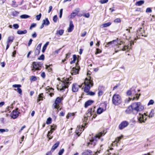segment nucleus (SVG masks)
<instances>
[{
	"instance_id": "1",
	"label": "nucleus",
	"mask_w": 155,
	"mask_h": 155,
	"mask_svg": "<svg viewBox=\"0 0 155 155\" xmlns=\"http://www.w3.org/2000/svg\"><path fill=\"white\" fill-rule=\"evenodd\" d=\"M144 108L143 106L140 102H135L129 106L125 111L127 114H136L138 112L143 110Z\"/></svg>"
},
{
	"instance_id": "2",
	"label": "nucleus",
	"mask_w": 155,
	"mask_h": 155,
	"mask_svg": "<svg viewBox=\"0 0 155 155\" xmlns=\"http://www.w3.org/2000/svg\"><path fill=\"white\" fill-rule=\"evenodd\" d=\"M106 131L103 130L96 134L95 136H92L89 139V141L86 143V146L90 148L94 147L97 143L98 140L103 136L106 134Z\"/></svg>"
},
{
	"instance_id": "3",
	"label": "nucleus",
	"mask_w": 155,
	"mask_h": 155,
	"mask_svg": "<svg viewBox=\"0 0 155 155\" xmlns=\"http://www.w3.org/2000/svg\"><path fill=\"white\" fill-rule=\"evenodd\" d=\"M84 91V92H88L90 91L91 87L94 85L93 78L91 77L86 78H85L83 84Z\"/></svg>"
},
{
	"instance_id": "4",
	"label": "nucleus",
	"mask_w": 155,
	"mask_h": 155,
	"mask_svg": "<svg viewBox=\"0 0 155 155\" xmlns=\"http://www.w3.org/2000/svg\"><path fill=\"white\" fill-rule=\"evenodd\" d=\"M71 83V82L69 81V78H67L60 82L57 86V89L58 90L63 92L66 88H68Z\"/></svg>"
},
{
	"instance_id": "5",
	"label": "nucleus",
	"mask_w": 155,
	"mask_h": 155,
	"mask_svg": "<svg viewBox=\"0 0 155 155\" xmlns=\"http://www.w3.org/2000/svg\"><path fill=\"white\" fill-rule=\"evenodd\" d=\"M63 100L64 97L63 96L57 97L54 101V103L52 104V108L54 109H57L58 112L59 110H61V108H60V107L61 106L62 104V101Z\"/></svg>"
},
{
	"instance_id": "6",
	"label": "nucleus",
	"mask_w": 155,
	"mask_h": 155,
	"mask_svg": "<svg viewBox=\"0 0 155 155\" xmlns=\"http://www.w3.org/2000/svg\"><path fill=\"white\" fill-rule=\"evenodd\" d=\"M122 99L121 96L117 94H114L112 98V103L115 106H118L121 104Z\"/></svg>"
},
{
	"instance_id": "7",
	"label": "nucleus",
	"mask_w": 155,
	"mask_h": 155,
	"mask_svg": "<svg viewBox=\"0 0 155 155\" xmlns=\"http://www.w3.org/2000/svg\"><path fill=\"white\" fill-rule=\"evenodd\" d=\"M43 64V63L40 62H33L31 66V71L33 72H34L36 71L41 70Z\"/></svg>"
},
{
	"instance_id": "8",
	"label": "nucleus",
	"mask_w": 155,
	"mask_h": 155,
	"mask_svg": "<svg viewBox=\"0 0 155 155\" xmlns=\"http://www.w3.org/2000/svg\"><path fill=\"white\" fill-rule=\"evenodd\" d=\"M139 116L138 117V118L140 123H144L147 120V115L145 113H144L143 114L139 113Z\"/></svg>"
},
{
	"instance_id": "9",
	"label": "nucleus",
	"mask_w": 155,
	"mask_h": 155,
	"mask_svg": "<svg viewBox=\"0 0 155 155\" xmlns=\"http://www.w3.org/2000/svg\"><path fill=\"white\" fill-rule=\"evenodd\" d=\"M18 110V108H17L12 111L11 114V116L12 118L15 119L18 117L20 113Z\"/></svg>"
},
{
	"instance_id": "10",
	"label": "nucleus",
	"mask_w": 155,
	"mask_h": 155,
	"mask_svg": "<svg viewBox=\"0 0 155 155\" xmlns=\"http://www.w3.org/2000/svg\"><path fill=\"white\" fill-rule=\"evenodd\" d=\"M129 124V123L127 121H122L118 126V128L120 130H122L127 127Z\"/></svg>"
},
{
	"instance_id": "11",
	"label": "nucleus",
	"mask_w": 155,
	"mask_h": 155,
	"mask_svg": "<svg viewBox=\"0 0 155 155\" xmlns=\"http://www.w3.org/2000/svg\"><path fill=\"white\" fill-rule=\"evenodd\" d=\"M82 127V125L81 127L80 126H79L77 127L76 130L75 131L76 134L78 136V137L80 136L81 134L84 130V128Z\"/></svg>"
},
{
	"instance_id": "12",
	"label": "nucleus",
	"mask_w": 155,
	"mask_h": 155,
	"mask_svg": "<svg viewBox=\"0 0 155 155\" xmlns=\"http://www.w3.org/2000/svg\"><path fill=\"white\" fill-rule=\"evenodd\" d=\"M45 90L47 91L46 92V93H48L49 92L50 93L49 95L51 97H52L54 95V89L53 88L50 87L49 86H48L45 88Z\"/></svg>"
},
{
	"instance_id": "13",
	"label": "nucleus",
	"mask_w": 155,
	"mask_h": 155,
	"mask_svg": "<svg viewBox=\"0 0 155 155\" xmlns=\"http://www.w3.org/2000/svg\"><path fill=\"white\" fill-rule=\"evenodd\" d=\"M95 107H94L88 109L85 115L89 117H91L95 112Z\"/></svg>"
},
{
	"instance_id": "14",
	"label": "nucleus",
	"mask_w": 155,
	"mask_h": 155,
	"mask_svg": "<svg viewBox=\"0 0 155 155\" xmlns=\"http://www.w3.org/2000/svg\"><path fill=\"white\" fill-rule=\"evenodd\" d=\"M118 41V39L117 38L116 40H114L112 41L109 42L106 44L105 47H108L109 45L112 44H114L113 46H114L115 45H117L119 44Z\"/></svg>"
},
{
	"instance_id": "15",
	"label": "nucleus",
	"mask_w": 155,
	"mask_h": 155,
	"mask_svg": "<svg viewBox=\"0 0 155 155\" xmlns=\"http://www.w3.org/2000/svg\"><path fill=\"white\" fill-rule=\"evenodd\" d=\"M103 104L104 106V108L99 107L97 110V114H100L106 110L107 104Z\"/></svg>"
},
{
	"instance_id": "16",
	"label": "nucleus",
	"mask_w": 155,
	"mask_h": 155,
	"mask_svg": "<svg viewBox=\"0 0 155 155\" xmlns=\"http://www.w3.org/2000/svg\"><path fill=\"white\" fill-rule=\"evenodd\" d=\"M81 86H80L76 83H74L72 86V91L73 92H75L78 91L79 88L81 87Z\"/></svg>"
},
{
	"instance_id": "17",
	"label": "nucleus",
	"mask_w": 155,
	"mask_h": 155,
	"mask_svg": "<svg viewBox=\"0 0 155 155\" xmlns=\"http://www.w3.org/2000/svg\"><path fill=\"white\" fill-rule=\"evenodd\" d=\"M60 142L57 141L55 144H54L52 146L50 151H49V152L52 153L54 150L59 146L60 144Z\"/></svg>"
},
{
	"instance_id": "18",
	"label": "nucleus",
	"mask_w": 155,
	"mask_h": 155,
	"mask_svg": "<svg viewBox=\"0 0 155 155\" xmlns=\"http://www.w3.org/2000/svg\"><path fill=\"white\" fill-rule=\"evenodd\" d=\"M13 87L16 88L18 87L17 89H15V91H17L20 94H22V91L21 89L20 88L21 87V85L20 84H14L12 86Z\"/></svg>"
},
{
	"instance_id": "19",
	"label": "nucleus",
	"mask_w": 155,
	"mask_h": 155,
	"mask_svg": "<svg viewBox=\"0 0 155 155\" xmlns=\"http://www.w3.org/2000/svg\"><path fill=\"white\" fill-rule=\"evenodd\" d=\"M74 12H73L71 14V18H74L76 15H78L79 16H82V15H78V14L79 12H80V8H77L75 9L74 10Z\"/></svg>"
},
{
	"instance_id": "20",
	"label": "nucleus",
	"mask_w": 155,
	"mask_h": 155,
	"mask_svg": "<svg viewBox=\"0 0 155 155\" xmlns=\"http://www.w3.org/2000/svg\"><path fill=\"white\" fill-rule=\"evenodd\" d=\"M98 97H100L104 94V92L105 90L104 87L103 86H100L98 88Z\"/></svg>"
},
{
	"instance_id": "21",
	"label": "nucleus",
	"mask_w": 155,
	"mask_h": 155,
	"mask_svg": "<svg viewBox=\"0 0 155 155\" xmlns=\"http://www.w3.org/2000/svg\"><path fill=\"white\" fill-rule=\"evenodd\" d=\"M138 33L140 35L142 36L146 37L147 36V35L145 34V32L143 28L142 27L139 28V30L138 31Z\"/></svg>"
},
{
	"instance_id": "22",
	"label": "nucleus",
	"mask_w": 155,
	"mask_h": 155,
	"mask_svg": "<svg viewBox=\"0 0 155 155\" xmlns=\"http://www.w3.org/2000/svg\"><path fill=\"white\" fill-rule=\"evenodd\" d=\"M80 69L76 67L73 68L71 71V73L72 75H75L78 73Z\"/></svg>"
},
{
	"instance_id": "23",
	"label": "nucleus",
	"mask_w": 155,
	"mask_h": 155,
	"mask_svg": "<svg viewBox=\"0 0 155 155\" xmlns=\"http://www.w3.org/2000/svg\"><path fill=\"white\" fill-rule=\"evenodd\" d=\"M45 97L44 96V94L43 93L40 94L38 97L37 101L38 103L41 101H43L44 99H45Z\"/></svg>"
},
{
	"instance_id": "24",
	"label": "nucleus",
	"mask_w": 155,
	"mask_h": 155,
	"mask_svg": "<svg viewBox=\"0 0 155 155\" xmlns=\"http://www.w3.org/2000/svg\"><path fill=\"white\" fill-rule=\"evenodd\" d=\"M74 25L72 21H70L69 27L68 29V32H71L74 29Z\"/></svg>"
},
{
	"instance_id": "25",
	"label": "nucleus",
	"mask_w": 155,
	"mask_h": 155,
	"mask_svg": "<svg viewBox=\"0 0 155 155\" xmlns=\"http://www.w3.org/2000/svg\"><path fill=\"white\" fill-rule=\"evenodd\" d=\"M88 116H87V115H85L84 119H83V124H82V127H85V126H86V125L87 124V121L88 120Z\"/></svg>"
},
{
	"instance_id": "26",
	"label": "nucleus",
	"mask_w": 155,
	"mask_h": 155,
	"mask_svg": "<svg viewBox=\"0 0 155 155\" xmlns=\"http://www.w3.org/2000/svg\"><path fill=\"white\" fill-rule=\"evenodd\" d=\"M94 102V101L91 100H88L85 102L84 107L85 108H87L89 106L91 105Z\"/></svg>"
},
{
	"instance_id": "27",
	"label": "nucleus",
	"mask_w": 155,
	"mask_h": 155,
	"mask_svg": "<svg viewBox=\"0 0 155 155\" xmlns=\"http://www.w3.org/2000/svg\"><path fill=\"white\" fill-rule=\"evenodd\" d=\"M78 57H77L76 55L75 54L73 55L72 57L73 60L70 61V64H74L75 63L76 61V60H77V61L79 60L78 58L79 57V56L78 55Z\"/></svg>"
},
{
	"instance_id": "28",
	"label": "nucleus",
	"mask_w": 155,
	"mask_h": 155,
	"mask_svg": "<svg viewBox=\"0 0 155 155\" xmlns=\"http://www.w3.org/2000/svg\"><path fill=\"white\" fill-rule=\"evenodd\" d=\"M93 153L91 150H86L82 153V155H95V153Z\"/></svg>"
},
{
	"instance_id": "29",
	"label": "nucleus",
	"mask_w": 155,
	"mask_h": 155,
	"mask_svg": "<svg viewBox=\"0 0 155 155\" xmlns=\"http://www.w3.org/2000/svg\"><path fill=\"white\" fill-rule=\"evenodd\" d=\"M123 137V136L122 135L117 137L116 138L115 140L113 142V143L115 144H117V143L119 142Z\"/></svg>"
},
{
	"instance_id": "30",
	"label": "nucleus",
	"mask_w": 155,
	"mask_h": 155,
	"mask_svg": "<svg viewBox=\"0 0 155 155\" xmlns=\"http://www.w3.org/2000/svg\"><path fill=\"white\" fill-rule=\"evenodd\" d=\"M75 115V114L74 113L69 112L67 115L66 118L67 119H68L72 117H73V118H74Z\"/></svg>"
},
{
	"instance_id": "31",
	"label": "nucleus",
	"mask_w": 155,
	"mask_h": 155,
	"mask_svg": "<svg viewBox=\"0 0 155 155\" xmlns=\"http://www.w3.org/2000/svg\"><path fill=\"white\" fill-rule=\"evenodd\" d=\"M52 65V64H49V65H47L46 64L45 65V69L47 70L48 71V72H52V71L53 70L52 68L50 67V66Z\"/></svg>"
},
{
	"instance_id": "32",
	"label": "nucleus",
	"mask_w": 155,
	"mask_h": 155,
	"mask_svg": "<svg viewBox=\"0 0 155 155\" xmlns=\"http://www.w3.org/2000/svg\"><path fill=\"white\" fill-rule=\"evenodd\" d=\"M52 133H53L52 132H51L50 131L48 132L47 135V137L48 139V141H49L51 139L53 138V136L51 135Z\"/></svg>"
},
{
	"instance_id": "33",
	"label": "nucleus",
	"mask_w": 155,
	"mask_h": 155,
	"mask_svg": "<svg viewBox=\"0 0 155 155\" xmlns=\"http://www.w3.org/2000/svg\"><path fill=\"white\" fill-rule=\"evenodd\" d=\"M51 129L50 130V131L52 132L53 133L54 131L56 129L57 126L55 124H53L51 126Z\"/></svg>"
},
{
	"instance_id": "34",
	"label": "nucleus",
	"mask_w": 155,
	"mask_h": 155,
	"mask_svg": "<svg viewBox=\"0 0 155 155\" xmlns=\"http://www.w3.org/2000/svg\"><path fill=\"white\" fill-rule=\"evenodd\" d=\"M14 39V37L13 36H10L8 37L7 43H12Z\"/></svg>"
},
{
	"instance_id": "35",
	"label": "nucleus",
	"mask_w": 155,
	"mask_h": 155,
	"mask_svg": "<svg viewBox=\"0 0 155 155\" xmlns=\"http://www.w3.org/2000/svg\"><path fill=\"white\" fill-rule=\"evenodd\" d=\"M43 24L46 26L50 24L49 21L47 18H46L45 19L43 20Z\"/></svg>"
},
{
	"instance_id": "36",
	"label": "nucleus",
	"mask_w": 155,
	"mask_h": 155,
	"mask_svg": "<svg viewBox=\"0 0 155 155\" xmlns=\"http://www.w3.org/2000/svg\"><path fill=\"white\" fill-rule=\"evenodd\" d=\"M144 2L143 0H140L136 2L135 5L136 6H141L144 3Z\"/></svg>"
},
{
	"instance_id": "37",
	"label": "nucleus",
	"mask_w": 155,
	"mask_h": 155,
	"mask_svg": "<svg viewBox=\"0 0 155 155\" xmlns=\"http://www.w3.org/2000/svg\"><path fill=\"white\" fill-rule=\"evenodd\" d=\"M27 32L26 30H25L24 31L18 30L17 31V33L19 35H22L26 34Z\"/></svg>"
},
{
	"instance_id": "38",
	"label": "nucleus",
	"mask_w": 155,
	"mask_h": 155,
	"mask_svg": "<svg viewBox=\"0 0 155 155\" xmlns=\"http://www.w3.org/2000/svg\"><path fill=\"white\" fill-rule=\"evenodd\" d=\"M64 32V30L63 29H60L57 30L56 31V34L57 35H59L61 36L62 35Z\"/></svg>"
},
{
	"instance_id": "39",
	"label": "nucleus",
	"mask_w": 155,
	"mask_h": 155,
	"mask_svg": "<svg viewBox=\"0 0 155 155\" xmlns=\"http://www.w3.org/2000/svg\"><path fill=\"white\" fill-rule=\"evenodd\" d=\"M111 24V22H109L107 23H104L101 26L103 28H105L110 26Z\"/></svg>"
},
{
	"instance_id": "40",
	"label": "nucleus",
	"mask_w": 155,
	"mask_h": 155,
	"mask_svg": "<svg viewBox=\"0 0 155 155\" xmlns=\"http://www.w3.org/2000/svg\"><path fill=\"white\" fill-rule=\"evenodd\" d=\"M85 93H87V95L91 96H93L95 94V93L92 91H88V92H84Z\"/></svg>"
},
{
	"instance_id": "41",
	"label": "nucleus",
	"mask_w": 155,
	"mask_h": 155,
	"mask_svg": "<svg viewBox=\"0 0 155 155\" xmlns=\"http://www.w3.org/2000/svg\"><path fill=\"white\" fill-rule=\"evenodd\" d=\"M30 81H35L37 80V77L35 76H32L30 78Z\"/></svg>"
},
{
	"instance_id": "42",
	"label": "nucleus",
	"mask_w": 155,
	"mask_h": 155,
	"mask_svg": "<svg viewBox=\"0 0 155 155\" xmlns=\"http://www.w3.org/2000/svg\"><path fill=\"white\" fill-rule=\"evenodd\" d=\"M52 122V119L50 117H48L46 121V124H49Z\"/></svg>"
},
{
	"instance_id": "43",
	"label": "nucleus",
	"mask_w": 155,
	"mask_h": 155,
	"mask_svg": "<svg viewBox=\"0 0 155 155\" xmlns=\"http://www.w3.org/2000/svg\"><path fill=\"white\" fill-rule=\"evenodd\" d=\"M154 111L153 110H152L150 112L148 117H152L154 116Z\"/></svg>"
},
{
	"instance_id": "44",
	"label": "nucleus",
	"mask_w": 155,
	"mask_h": 155,
	"mask_svg": "<svg viewBox=\"0 0 155 155\" xmlns=\"http://www.w3.org/2000/svg\"><path fill=\"white\" fill-rule=\"evenodd\" d=\"M30 16L27 15H23L20 16V18L22 19L27 18H29Z\"/></svg>"
},
{
	"instance_id": "45",
	"label": "nucleus",
	"mask_w": 155,
	"mask_h": 155,
	"mask_svg": "<svg viewBox=\"0 0 155 155\" xmlns=\"http://www.w3.org/2000/svg\"><path fill=\"white\" fill-rule=\"evenodd\" d=\"M9 131V130L8 129H0V133H3L4 132H8Z\"/></svg>"
},
{
	"instance_id": "46",
	"label": "nucleus",
	"mask_w": 155,
	"mask_h": 155,
	"mask_svg": "<svg viewBox=\"0 0 155 155\" xmlns=\"http://www.w3.org/2000/svg\"><path fill=\"white\" fill-rule=\"evenodd\" d=\"M38 59L39 60H44L45 59V56L44 54H41Z\"/></svg>"
},
{
	"instance_id": "47",
	"label": "nucleus",
	"mask_w": 155,
	"mask_h": 155,
	"mask_svg": "<svg viewBox=\"0 0 155 155\" xmlns=\"http://www.w3.org/2000/svg\"><path fill=\"white\" fill-rule=\"evenodd\" d=\"M114 21L115 23H119L121 22V20L120 18H117L115 19Z\"/></svg>"
},
{
	"instance_id": "48",
	"label": "nucleus",
	"mask_w": 155,
	"mask_h": 155,
	"mask_svg": "<svg viewBox=\"0 0 155 155\" xmlns=\"http://www.w3.org/2000/svg\"><path fill=\"white\" fill-rule=\"evenodd\" d=\"M41 13H40L38 15H37L36 16V19L38 21H39L41 17Z\"/></svg>"
},
{
	"instance_id": "49",
	"label": "nucleus",
	"mask_w": 155,
	"mask_h": 155,
	"mask_svg": "<svg viewBox=\"0 0 155 155\" xmlns=\"http://www.w3.org/2000/svg\"><path fill=\"white\" fill-rule=\"evenodd\" d=\"M102 52L101 50L99 48H97L96 49V51L95 54H98L101 53Z\"/></svg>"
},
{
	"instance_id": "50",
	"label": "nucleus",
	"mask_w": 155,
	"mask_h": 155,
	"mask_svg": "<svg viewBox=\"0 0 155 155\" xmlns=\"http://www.w3.org/2000/svg\"><path fill=\"white\" fill-rule=\"evenodd\" d=\"M64 151V150L63 148L60 150L58 153V154L59 155H62Z\"/></svg>"
},
{
	"instance_id": "51",
	"label": "nucleus",
	"mask_w": 155,
	"mask_h": 155,
	"mask_svg": "<svg viewBox=\"0 0 155 155\" xmlns=\"http://www.w3.org/2000/svg\"><path fill=\"white\" fill-rule=\"evenodd\" d=\"M58 19V18L57 15H54L53 17V21H54L56 23L57 22V20Z\"/></svg>"
},
{
	"instance_id": "52",
	"label": "nucleus",
	"mask_w": 155,
	"mask_h": 155,
	"mask_svg": "<svg viewBox=\"0 0 155 155\" xmlns=\"http://www.w3.org/2000/svg\"><path fill=\"white\" fill-rule=\"evenodd\" d=\"M128 46H124L122 48V50L123 51H128Z\"/></svg>"
},
{
	"instance_id": "53",
	"label": "nucleus",
	"mask_w": 155,
	"mask_h": 155,
	"mask_svg": "<svg viewBox=\"0 0 155 155\" xmlns=\"http://www.w3.org/2000/svg\"><path fill=\"white\" fill-rule=\"evenodd\" d=\"M71 54V53L70 52H68V53L66 54V57L65 58L67 59H68L70 57Z\"/></svg>"
},
{
	"instance_id": "54",
	"label": "nucleus",
	"mask_w": 155,
	"mask_h": 155,
	"mask_svg": "<svg viewBox=\"0 0 155 155\" xmlns=\"http://www.w3.org/2000/svg\"><path fill=\"white\" fill-rule=\"evenodd\" d=\"M40 52V51L38 50L35 49V55H38Z\"/></svg>"
},
{
	"instance_id": "55",
	"label": "nucleus",
	"mask_w": 155,
	"mask_h": 155,
	"mask_svg": "<svg viewBox=\"0 0 155 155\" xmlns=\"http://www.w3.org/2000/svg\"><path fill=\"white\" fill-rule=\"evenodd\" d=\"M108 0H101L100 1V2L101 4H103L107 3Z\"/></svg>"
},
{
	"instance_id": "56",
	"label": "nucleus",
	"mask_w": 155,
	"mask_h": 155,
	"mask_svg": "<svg viewBox=\"0 0 155 155\" xmlns=\"http://www.w3.org/2000/svg\"><path fill=\"white\" fill-rule=\"evenodd\" d=\"M36 26V24L35 23H33L31 25L30 27V29L31 30L33 28L35 27Z\"/></svg>"
},
{
	"instance_id": "57",
	"label": "nucleus",
	"mask_w": 155,
	"mask_h": 155,
	"mask_svg": "<svg viewBox=\"0 0 155 155\" xmlns=\"http://www.w3.org/2000/svg\"><path fill=\"white\" fill-rule=\"evenodd\" d=\"M140 94H136V97H134L133 98V100H134L135 99H137V100L139 99V96H140Z\"/></svg>"
},
{
	"instance_id": "58",
	"label": "nucleus",
	"mask_w": 155,
	"mask_h": 155,
	"mask_svg": "<svg viewBox=\"0 0 155 155\" xmlns=\"http://www.w3.org/2000/svg\"><path fill=\"white\" fill-rule=\"evenodd\" d=\"M126 94L127 95L130 96L132 94V92L130 90H128Z\"/></svg>"
},
{
	"instance_id": "59",
	"label": "nucleus",
	"mask_w": 155,
	"mask_h": 155,
	"mask_svg": "<svg viewBox=\"0 0 155 155\" xmlns=\"http://www.w3.org/2000/svg\"><path fill=\"white\" fill-rule=\"evenodd\" d=\"M42 45V43L39 44L37 47L36 49L39 50L41 49V45Z\"/></svg>"
},
{
	"instance_id": "60",
	"label": "nucleus",
	"mask_w": 155,
	"mask_h": 155,
	"mask_svg": "<svg viewBox=\"0 0 155 155\" xmlns=\"http://www.w3.org/2000/svg\"><path fill=\"white\" fill-rule=\"evenodd\" d=\"M154 103V101L152 100H150L148 103V105H152Z\"/></svg>"
},
{
	"instance_id": "61",
	"label": "nucleus",
	"mask_w": 155,
	"mask_h": 155,
	"mask_svg": "<svg viewBox=\"0 0 155 155\" xmlns=\"http://www.w3.org/2000/svg\"><path fill=\"white\" fill-rule=\"evenodd\" d=\"M41 76L43 78H45L46 77V75L44 72H42L41 74Z\"/></svg>"
},
{
	"instance_id": "62",
	"label": "nucleus",
	"mask_w": 155,
	"mask_h": 155,
	"mask_svg": "<svg viewBox=\"0 0 155 155\" xmlns=\"http://www.w3.org/2000/svg\"><path fill=\"white\" fill-rule=\"evenodd\" d=\"M65 114V111H61L59 114V116L61 117H63L64 116V114Z\"/></svg>"
},
{
	"instance_id": "63",
	"label": "nucleus",
	"mask_w": 155,
	"mask_h": 155,
	"mask_svg": "<svg viewBox=\"0 0 155 155\" xmlns=\"http://www.w3.org/2000/svg\"><path fill=\"white\" fill-rule=\"evenodd\" d=\"M13 26L14 27V28L16 29H18L19 27L18 25L17 24H14L13 25Z\"/></svg>"
},
{
	"instance_id": "64",
	"label": "nucleus",
	"mask_w": 155,
	"mask_h": 155,
	"mask_svg": "<svg viewBox=\"0 0 155 155\" xmlns=\"http://www.w3.org/2000/svg\"><path fill=\"white\" fill-rule=\"evenodd\" d=\"M12 3V5L13 7H17V5L16 4V2L15 1H13Z\"/></svg>"
}]
</instances>
